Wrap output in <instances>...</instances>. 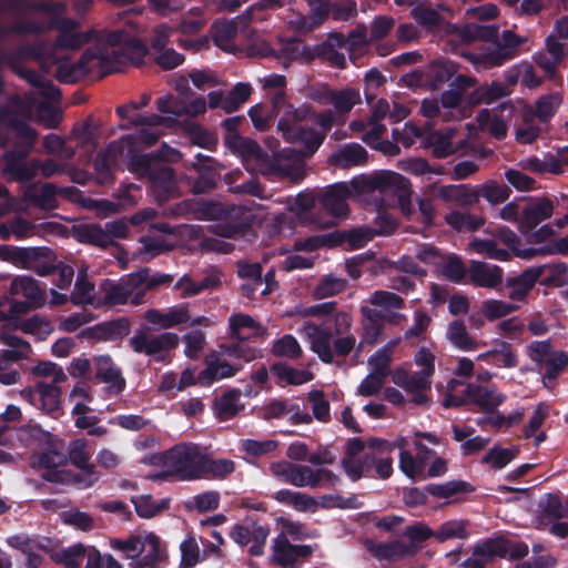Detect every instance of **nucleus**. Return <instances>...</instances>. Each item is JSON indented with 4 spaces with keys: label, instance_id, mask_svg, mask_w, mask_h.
Returning a JSON list of instances; mask_svg holds the SVG:
<instances>
[{
    "label": "nucleus",
    "instance_id": "37998d69",
    "mask_svg": "<svg viewBox=\"0 0 568 568\" xmlns=\"http://www.w3.org/2000/svg\"><path fill=\"white\" fill-rule=\"evenodd\" d=\"M436 195L447 203L462 206L471 205L476 201V193L465 184L440 186L437 189Z\"/></svg>",
    "mask_w": 568,
    "mask_h": 568
},
{
    "label": "nucleus",
    "instance_id": "dca6fc26",
    "mask_svg": "<svg viewBox=\"0 0 568 568\" xmlns=\"http://www.w3.org/2000/svg\"><path fill=\"white\" fill-rule=\"evenodd\" d=\"M9 300L11 313L23 314L42 305L44 294L36 280L29 276H18L11 282Z\"/></svg>",
    "mask_w": 568,
    "mask_h": 568
},
{
    "label": "nucleus",
    "instance_id": "393cba45",
    "mask_svg": "<svg viewBox=\"0 0 568 568\" xmlns=\"http://www.w3.org/2000/svg\"><path fill=\"white\" fill-rule=\"evenodd\" d=\"M301 333L307 338L311 344V348L318 357L326 363H329L333 358L331 341L332 332L331 326L305 324L301 329Z\"/></svg>",
    "mask_w": 568,
    "mask_h": 568
},
{
    "label": "nucleus",
    "instance_id": "2f4dec72",
    "mask_svg": "<svg viewBox=\"0 0 568 568\" xmlns=\"http://www.w3.org/2000/svg\"><path fill=\"white\" fill-rule=\"evenodd\" d=\"M366 549L379 560L395 561L405 557L413 556L412 548L403 540L392 542H377L374 540L365 541Z\"/></svg>",
    "mask_w": 568,
    "mask_h": 568
},
{
    "label": "nucleus",
    "instance_id": "de8ad7c7",
    "mask_svg": "<svg viewBox=\"0 0 568 568\" xmlns=\"http://www.w3.org/2000/svg\"><path fill=\"white\" fill-rule=\"evenodd\" d=\"M71 301L77 305H101V298L95 296L94 286L87 281V268L79 272Z\"/></svg>",
    "mask_w": 568,
    "mask_h": 568
},
{
    "label": "nucleus",
    "instance_id": "13d9d810",
    "mask_svg": "<svg viewBox=\"0 0 568 568\" xmlns=\"http://www.w3.org/2000/svg\"><path fill=\"white\" fill-rule=\"evenodd\" d=\"M446 336L460 351L469 352L477 348V343L469 336L463 322L455 321L450 323Z\"/></svg>",
    "mask_w": 568,
    "mask_h": 568
},
{
    "label": "nucleus",
    "instance_id": "412c9836",
    "mask_svg": "<svg viewBox=\"0 0 568 568\" xmlns=\"http://www.w3.org/2000/svg\"><path fill=\"white\" fill-rule=\"evenodd\" d=\"M375 449L368 447L367 442L353 439L348 444L347 455L343 459V468L346 475L356 480L362 477L364 469L375 458Z\"/></svg>",
    "mask_w": 568,
    "mask_h": 568
},
{
    "label": "nucleus",
    "instance_id": "72a5a7b5",
    "mask_svg": "<svg viewBox=\"0 0 568 568\" xmlns=\"http://www.w3.org/2000/svg\"><path fill=\"white\" fill-rule=\"evenodd\" d=\"M478 359H493L498 367L513 368L518 365V355L509 342L497 338L493 342V347L478 355Z\"/></svg>",
    "mask_w": 568,
    "mask_h": 568
},
{
    "label": "nucleus",
    "instance_id": "5701e85b",
    "mask_svg": "<svg viewBox=\"0 0 568 568\" xmlns=\"http://www.w3.org/2000/svg\"><path fill=\"white\" fill-rule=\"evenodd\" d=\"M20 395L34 407L47 413H52L60 407L61 389L54 383H38L34 388H23Z\"/></svg>",
    "mask_w": 568,
    "mask_h": 568
},
{
    "label": "nucleus",
    "instance_id": "f8f14e48",
    "mask_svg": "<svg viewBox=\"0 0 568 568\" xmlns=\"http://www.w3.org/2000/svg\"><path fill=\"white\" fill-rule=\"evenodd\" d=\"M243 357L245 362H250L255 357L253 351L245 352L239 348H227L221 354H211L205 358V368L199 373V384L210 386L213 383L234 376L242 367L232 358Z\"/></svg>",
    "mask_w": 568,
    "mask_h": 568
},
{
    "label": "nucleus",
    "instance_id": "e433bc0d",
    "mask_svg": "<svg viewBox=\"0 0 568 568\" xmlns=\"http://www.w3.org/2000/svg\"><path fill=\"white\" fill-rule=\"evenodd\" d=\"M11 109L14 111H20L24 119H28L32 115H38L39 120L45 126H54L59 122V114L53 111L48 104L42 102L36 103L32 100H28L27 102H14L11 105Z\"/></svg>",
    "mask_w": 568,
    "mask_h": 568
},
{
    "label": "nucleus",
    "instance_id": "774afa93",
    "mask_svg": "<svg viewBox=\"0 0 568 568\" xmlns=\"http://www.w3.org/2000/svg\"><path fill=\"white\" fill-rule=\"evenodd\" d=\"M445 221L448 225L459 232L476 231L484 224V220L481 217L458 211L448 213Z\"/></svg>",
    "mask_w": 568,
    "mask_h": 568
},
{
    "label": "nucleus",
    "instance_id": "0e129e2a",
    "mask_svg": "<svg viewBox=\"0 0 568 568\" xmlns=\"http://www.w3.org/2000/svg\"><path fill=\"white\" fill-rule=\"evenodd\" d=\"M135 510L140 517L151 518L169 507V499L154 500L150 495H141L132 499Z\"/></svg>",
    "mask_w": 568,
    "mask_h": 568
},
{
    "label": "nucleus",
    "instance_id": "7ed1b4c3",
    "mask_svg": "<svg viewBox=\"0 0 568 568\" xmlns=\"http://www.w3.org/2000/svg\"><path fill=\"white\" fill-rule=\"evenodd\" d=\"M405 176L393 171H381L371 176L355 178L351 183L334 184L326 190L322 197L323 207L335 219L345 217L348 213L347 199L359 196L364 192L375 190L407 189Z\"/></svg>",
    "mask_w": 568,
    "mask_h": 568
},
{
    "label": "nucleus",
    "instance_id": "79ce46f5",
    "mask_svg": "<svg viewBox=\"0 0 568 568\" xmlns=\"http://www.w3.org/2000/svg\"><path fill=\"white\" fill-rule=\"evenodd\" d=\"M321 101L324 104H332L339 113H347L361 102V93L358 90L349 88L341 91H327Z\"/></svg>",
    "mask_w": 568,
    "mask_h": 568
},
{
    "label": "nucleus",
    "instance_id": "f704fd0d",
    "mask_svg": "<svg viewBox=\"0 0 568 568\" xmlns=\"http://www.w3.org/2000/svg\"><path fill=\"white\" fill-rule=\"evenodd\" d=\"M565 50L562 43L549 36L546 39V51L537 54L535 61L544 72L552 77L565 55Z\"/></svg>",
    "mask_w": 568,
    "mask_h": 568
},
{
    "label": "nucleus",
    "instance_id": "9b49d317",
    "mask_svg": "<svg viewBox=\"0 0 568 568\" xmlns=\"http://www.w3.org/2000/svg\"><path fill=\"white\" fill-rule=\"evenodd\" d=\"M129 169L140 176H149L153 184V192L159 201H165L175 190V182L171 169L164 165L158 156L151 154L133 156Z\"/></svg>",
    "mask_w": 568,
    "mask_h": 568
},
{
    "label": "nucleus",
    "instance_id": "20e7f679",
    "mask_svg": "<svg viewBox=\"0 0 568 568\" xmlns=\"http://www.w3.org/2000/svg\"><path fill=\"white\" fill-rule=\"evenodd\" d=\"M111 549L128 559H136L130 568H163L166 560V547L153 531H135L125 538H111Z\"/></svg>",
    "mask_w": 568,
    "mask_h": 568
},
{
    "label": "nucleus",
    "instance_id": "f3484780",
    "mask_svg": "<svg viewBox=\"0 0 568 568\" xmlns=\"http://www.w3.org/2000/svg\"><path fill=\"white\" fill-rule=\"evenodd\" d=\"M503 45L497 44L487 48L480 53H469L466 57L478 70H486L503 64L513 57L511 50L520 45L524 40L514 34L511 31L503 33Z\"/></svg>",
    "mask_w": 568,
    "mask_h": 568
},
{
    "label": "nucleus",
    "instance_id": "a211bd4d",
    "mask_svg": "<svg viewBox=\"0 0 568 568\" xmlns=\"http://www.w3.org/2000/svg\"><path fill=\"white\" fill-rule=\"evenodd\" d=\"M141 281V275H130L120 283H108L103 287L104 295L101 298V305L109 306L132 303L140 304L143 300V290H139L136 283Z\"/></svg>",
    "mask_w": 568,
    "mask_h": 568
},
{
    "label": "nucleus",
    "instance_id": "b1692460",
    "mask_svg": "<svg viewBox=\"0 0 568 568\" xmlns=\"http://www.w3.org/2000/svg\"><path fill=\"white\" fill-rule=\"evenodd\" d=\"M335 304L326 302L317 305H313L305 308H298L297 314L307 317H318L325 320L324 324H334L335 334H342L347 331L352 325V318L349 314L345 312H334Z\"/></svg>",
    "mask_w": 568,
    "mask_h": 568
},
{
    "label": "nucleus",
    "instance_id": "49530a36",
    "mask_svg": "<svg viewBox=\"0 0 568 568\" xmlns=\"http://www.w3.org/2000/svg\"><path fill=\"white\" fill-rule=\"evenodd\" d=\"M429 455L423 450H417V456L414 457L410 452L402 450L399 453V469L403 474L412 479L424 477L425 464Z\"/></svg>",
    "mask_w": 568,
    "mask_h": 568
},
{
    "label": "nucleus",
    "instance_id": "0eeeda50",
    "mask_svg": "<svg viewBox=\"0 0 568 568\" xmlns=\"http://www.w3.org/2000/svg\"><path fill=\"white\" fill-rule=\"evenodd\" d=\"M143 462L162 465L184 479H194L204 475L205 452L193 444H180Z\"/></svg>",
    "mask_w": 568,
    "mask_h": 568
},
{
    "label": "nucleus",
    "instance_id": "bb28decb",
    "mask_svg": "<svg viewBox=\"0 0 568 568\" xmlns=\"http://www.w3.org/2000/svg\"><path fill=\"white\" fill-rule=\"evenodd\" d=\"M312 552L313 548L308 545H293L284 537H276L272 557L283 568H291L298 558H306Z\"/></svg>",
    "mask_w": 568,
    "mask_h": 568
},
{
    "label": "nucleus",
    "instance_id": "a19ab883",
    "mask_svg": "<svg viewBox=\"0 0 568 568\" xmlns=\"http://www.w3.org/2000/svg\"><path fill=\"white\" fill-rule=\"evenodd\" d=\"M399 338L387 342L383 347L377 349L367 361V366L371 373H375L383 377L392 376L390 362L395 347L399 343Z\"/></svg>",
    "mask_w": 568,
    "mask_h": 568
},
{
    "label": "nucleus",
    "instance_id": "39448f33",
    "mask_svg": "<svg viewBox=\"0 0 568 568\" xmlns=\"http://www.w3.org/2000/svg\"><path fill=\"white\" fill-rule=\"evenodd\" d=\"M90 455L84 440H74L71 444L70 458L83 471L84 478L75 479L74 476L67 471L64 466H61L63 456L58 453H53L52 456L43 455L40 457V466L43 467L41 476L48 481L63 484L75 481L80 488H87L98 479L95 471L89 464Z\"/></svg>",
    "mask_w": 568,
    "mask_h": 568
},
{
    "label": "nucleus",
    "instance_id": "69168bd1",
    "mask_svg": "<svg viewBox=\"0 0 568 568\" xmlns=\"http://www.w3.org/2000/svg\"><path fill=\"white\" fill-rule=\"evenodd\" d=\"M473 400L484 410H494L506 400V395L495 388L476 387Z\"/></svg>",
    "mask_w": 568,
    "mask_h": 568
},
{
    "label": "nucleus",
    "instance_id": "338daca9",
    "mask_svg": "<svg viewBox=\"0 0 568 568\" xmlns=\"http://www.w3.org/2000/svg\"><path fill=\"white\" fill-rule=\"evenodd\" d=\"M400 169L415 176H420L426 181L430 180L433 175L444 174V169L442 166H430L427 161L420 158L403 161Z\"/></svg>",
    "mask_w": 568,
    "mask_h": 568
},
{
    "label": "nucleus",
    "instance_id": "4468645a",
    "mask_svg": "<svg viewBox=\"0 0 568 568\" xmlns=\"http://www.w3.org/2000/svg\"><path fill=\"white\" fill-rule=\"evenodd\" d=\"M92 400L90 388L83 384L75 385L69 394L75 427L87 429L91 436L101 437L108 430L104 426L98 425L99 418L97 416L89 415V412L93 410L91 407Z\"/></svg>",
    "mask_w": 568,
    "mask_h": 568
},
{
    "label": "nucleus",
    "instance_id": "680f3d73",
    "mask_svg": "<svg viewBox=\"0 0 568 568\" xmlns=\"http://www.w3.org/2000/svg\"><path fill=\"white\" fill-rule=\"evenodd\" d=\"M403 535L407 539V547L412 548V555H415L422 548V544L425 540L434 538V529L426 524L417 523L407 526Z\"/></svg>",
    "mask_w": 568,
    "mask_h": 568
},
{
    "label": "nucleus",
    "instance_id": "ddd939ff",
    "mask_svg": "<svg viewBox=\"0 0 568 568\" xmlns=\"http://www.w3.org/2000/svg\"><path fill=\"white\" fill-rule=\"evenodd\" d=\"M528 551V546L525 542L497 537L477 545L471 558L467 559L464 566L466 568H484L495 557L519 559L526 557Z\"/></svg>",
    "mask_w": 568,
    "mask_h": 568
},
{
    "label": "nucleus",
    "instance_id": "f257e3e1",
    "mask_svg": "<svg viewBox=\"0 0 568 568\" xmlns=\"http://www.w3.org/2000/svg\"><path fill=\"white\" fill-rule=\"evenodd\" d=\"M65 6L61 2L47 4L43 9L51 24L60 34L53 45L36 48L27 54L39 59L47 70L53 67L54 74L64 82H73L85 74L102 77L120 71L125 61L139 64L148 49L136 38L135 26L126 29L100 31L89 37L77 30L73 21L61 18Z\"/></svg>",
    "mask_w": 568,
    "mask_h": 568
},
{
    "label": "nucleus",
    "instance_id": "4c0bfd02",
    "mask_svg": "<svg viewBox=\"0 0 568 568\" xmlns=\"http://www.w3.org/2000/svg\"><path fill=\"white\" fill-rule=\"evenodd\" d=\"M566 517H568L566 503L564 504L556 495H548L541 504V509L535 520V526L538 529H546L551 524V520Z\"/></svg>",
    "mask_w": 568,
    "mask_h": 568
},
{
    "label": "nucleus",
    "instance_id": "6e6552de",
    "mask_svg": "<svg viewBox=\"0 0 568 568\" xmlns=\"http://www.w3.org/2000/svg\"><path fill=\"white\" fill-rule=\"evenodd\" d=\"M414 362L420 368L417 373H409L403 367H396L392 373V382L413 395V402L422 405L427 402L423 393L430 387V377L435 372V355L427 348L420 347L414 355Z\"/></svg>",
    "mask_w": 568,
    "mask_h": 568
},
{
    "label": "nucleus",
    "instance_id": "4be33fe9",
    "mask_svg": "<svg viewBox=\"0 0 568 568\" xmlns=\"http://www.w3.org/2000/svg\"><path fill=\"white\" fill-rule=\"evenodd\" d=\"M334 243L335 241H333L332 235L313 236L304 242H298L295 244V252L288 255L283 262V268L292 271L312 267L314 257L311 255H302L301 252L311 253L318 247L333 246Z\"/></svg>",
    "mask_w": 568,
    "mask_h": 568
},
{
    "label": "nucleus",
    "instance_id": "6ab92c4d",
    "mask_svg": "<svg viewBox=\"0 0 568 568\" xmlns=\"http://www.w3.org/2000/svg\"><path fill=\"white\" fill-rule=\"evenodd\" d=\"M562 270V265H541L527 268L519 276L508 281L507 285L510 287L509 298L513 301H524L535 283L544 274H560Z\"/></svg>",
    "mask_w": 568,
    "mask_h": 568
},
{
    "label": "nucleus",
    "instance_id": "a18cd8bd",
    "mask_svg": "<svg viewBox=\"0 0 568 568\" xmlns=\"http://www.w3.org/2000/svg\"><path fill=\"white\" fill-rule=\"evenodd\" d=\"M155 105L159 112L163 114L161 118L166 119L160 126L161 131L162 128H168L176 118L185 115V102L171 94H164L158 98Z\"/></svg>",
    "mask_w": 568,
    "mask_h": 568
},
{
    "label": "nucleus",
    "instance_id": "052dcab7",
    "mask_svg": "<svg viewBox=\"0 0 568 568\" xmlns=\"http://www.w3.org/2000/svg\"><path fill=\"white\" fill-rule=\"evenodd\" d=\"M509 94L507 87L500 82H493L491 84H486L477 88L469 95V103L478 104V103H491L495 100Z\"/></svg>",
    "mask_w": 568,
    "mask_h": 568
},
{
    "label": "nucleus",
    "instance_id": "8fccbe9b",
    "mask_svg": "<svg viewBox=\"0 0 568 568\" xmlns=\"http://www.w3.org/2000/svg\"><path fill=\"white\" fill-rule=\"evenodd\" d=\"M519 452V447L515 445L507 447L495 445L483 457V463L495 469H501L511 463L518 456Z\"/></svg>",
    "mask_w": 568,
    "mask_h": 568
},
{
    "label": "nucleus",
    "instance_id": "58836bf2",
    "mask_svg": "<svg viewBox=\"0 0 568 568\" xmlns=\"http://www.w3.org/2000/svg\"><path fill=\"white\" fill-rule=\"evenodd\" d=\"M95 365L97 377L108 384L111 392L120 393L124 388L125 382L109 356H99L95 359Z\"/></svg>",
    "mask_w": 568,
    "mask_h": 568
},
{
    "label": "nucleus",
    "instance_id": "c756f323",
    "mask_svg": "<svg viewBox=\"0 0 568 568\" xmlns=\"http://www.w3.org/2000/svg\"><path fill=\"white\" fill-rule=\"evenodd\" d=\"M45 551L54 562L67 568H79L83 559H88L89 546L79 542L69 547H58L51 541Z\"/></svg>",
    "mask_w": 568,
    "mask_h": 568
},
{
    "label": "nucleus",
    "instance_id": "7c9ffc66",
    "mask_svg": "<svg viewBox=\"0 0 568 568\" xmlns=\"http://www.w3.org/2000/svg\"><path fill=\"white\" fill-rule=\"evenodd\" d=\"M144 318L159 328H169L187 323L191 315L186 306H174L165 311L149 310Z\"/></svg>",
    "mask_w": 568,
    "mask_h": 568
},
{
    "label": "nucleus",
    "instance_id": "e2e57ef3",
    "mask_svg": "<svg viewBox=\"0 0 568 568\" xmlns=\"http://www.w3.org/2000/svg\"><path fill=\"white\" fill-rule=\"evenodd\" d=\"M518 306L505 301L488 298L480 305V314L488 321L503 318L517 311Z\"/></svg>",
    "mask_w": 568,
    "mask_h": 568
},
{
    "label": "nucleus",
    "instance_id": "473e14b6",
    "mask_svg": "<svg viewBox=\"0 0 568 568\" xmlns=\"http://www.w3.org/2000/svg\"><path fill=\"white\" fill-rule=\"evenodd\" d=\"M366 549L379 560L395 561L405 557L413 556L412 548L403 540L392 542H377L374 540L365 541Z\"/></svg>",
    "mask_w": 568,
    "mask_h": 568
},
{
    "label": "nucleus",
    "instance_id": "09e8293b",
    "mask_svg": "<svg viewBox=\"0 0 568 568\" xmlns=\"http://www.w3.org/2000/svg\"><path fill=\"white\" fill-rule=\"evenodd\" d=\"M1 341L3 344L9 346L11 349L6 351L0 358V372L4 369L7 361H18L28 355L30 346L27 342L21 339L19 336L2 332Z\"/></svg>",
    "mask_w": 568,
    "mask_h": 568
},
{
    "label": "nucleus",
    "instance_id": "bf43d9fd",
    "mask_svg": "<svg viewBox=\"0 0 568 568\" xmlns=\"http://www.w3.org/2000/svg\"><path fill=\"white\" fill-rule=\"evenodd\" d=\"M273 372L281 383L290 385H302L314 378L313 373L307 369H297L286 364L273 366Z\"/></svg>",
    "mask_w": 568,
    "mask_h": 568
},
{
    "label": "nucleus",
    "instance_id": "5fc2aeb1",
    "mask_svg": "<svg viewBox=\"0 0 568 568\" xmlns=\"http://www.w3.org/2000/svg\"><path fill=\"white\" fill-rule=\"evenodd\" d=\"M240 397V392L231 390L217 398L214 404L216 416L222 420H226L236 415L244 407Z\"/></svg>",
    "mask_w": 568,
    "mask_h": 568
},
{
    "label": "nucleus",
    "instance_id": "c9c22d12",
    "mask_svg": "<svg viewBox=\"0 0 568 568\" xmlns=\"http://www.w3.org/2000/svg\"><path fill=\"white\" fill-rule=\"evenodd\" d=\"M7 542L10 547L21 550L23 554L29 556L28 566L31 568H36L39 564L37 551L38 550H47L48 546L51 544V540L47 538L34 539L30 538L26 535H14L7 539Z\"/></svg>",
    "mask_w": 568,
    "mask_h": 568
},
{
    "label": "nucleus",
    "instance_id": "ea45409f",
    "mask_svg": "<svg viewBox=\"0 0 568 568\" xmlns=\"http://www.w3.org/2000/svg\"><path fill=\"white\" fill-rule=\"evenodd\" d=\"M229 323L232 335L237 339L262 336L265 333V328L260 323L245 314H233Z\"/></svg>",
    "mask_w": 568,
    "mask_h": 568
},
{
    "label": "nucleus",
    "instance_id": "c85d7f7f",
    "mask_svg": "<svg viewBox=\"0 0 568 568\" xmlns=\"http://www.w3.org/2000/svg\"><path fill=\"white\" fill-rule=\"evenodd\" d=\"M554 213V204L550 200L538 199L524 209L523 216L519 223L521 234H528L540 222L549 219Z\"/></svg>",
    "mask_w": 568,
    "mask_h": 568
},
{
    "label": "nucleus",
    "instance_id": "2eb2a0df",
    "mask_svg": "<svg viewBox=\"0 0 568 568\" xmlns=\"http://www.w3.org/2000/svg\"><path fill=\"white\" fill-rule=\"evenodd\" d=\"M526 352L532 362L546 368L542 376L544 386L552 387L558 374L568 365V355L561 351H552L550 344L545 341L530 343Z\"/></svg>",
    "mask_w": 568,
    "mask_h": 568
},
{
    "label": "nucleus",
    "instance_id": "6e6d98bb",
    "mask_svg": "<svg viewBox=\"0 0 568 568\" xmlns=\"http://www.w3.org/2000/svg\"><path fill=\"white\" fill-rule=\"evenodd\" d=\"M477 123L483 131L489 132L496 139H503L507 134V123L496 112L481 110L478 112Z\"/></svg>",
    "mask_w": 568,
    "mask_h": 568
},
{
    "label": "nucleus",
    "instance_id": "3c124183",
    "mask_svg": "<svg viewBox=\"0 0 568 568\" xmlns=\"http://www.w3.org/2000/svg\"><path fill=\"white\" fill-rule=\"evenodd\" d=\"M468 250L473 253L485 255L491 260L508 261L509 252L497 246L496 239L474 237L468 243Z\"/></svg>",
    "mask_w": 568,
    "mask_h": 568
},
{
    "label": "nucleus",
    "instance_id": "603ef678",
    "mask_svg": "<svg viewBox=\"0 0 568 568\" xmlns=\"http://www.w3.org/2000/svg\"><path fill=\"white\" fill-rule=\"evenodd\" d=\"M366 152L359 144H349L331 155V162L341 168H349L365 162Z\"/></svg>",
    "mask_w": 568,
    "mask_h": 568
},
{
    "label": "nucleus",
    "instance_id": "cd10ccee",
    "mask_svg": "<svg viewBox=\"0 0 568 568\" xmlns=\"http://www.w3.org/2000/svg\"><path fill=\"white\" fill-rule=\"evenodd\" d=\"M468 274L474 285L485 288L498 287L504 277L503 270L498 265L479 261L470 262Z\"/></svg>",
    "mask_w": 568,
    "mask_h": 568
},
{
    "label": "nucleus",
    "instance_id": "9d476101",
    "mask_svg": "<svg viewBox=\"0 0 568 568\" xmlns=\"http://www.w3.org/2000/svg\"><path fill=\"white\" fill-rule=\"evenodd\" d=\"M150 101L151 97L149 94H142L139 101H131L125 105L116 108V113L120 118L129 121L132 126L141 128L134 138L138 144L151 145L155 143L162 134L160 126L166 121V119L158 114L141 115L138 113Z\"/></svg>",
    "mask_w": 568,
    "mask_h": 568
},
{
    "label": "nucleus",
    "instance_id": "c03bdc74",
    "mask_svg": "<svg viewBox=\"0 0 568 568\" xmlns=\"http://www.w3.org/2000/svg\"><path fill=\"white\" fill-rule=\"evenodd\" d=\"M469 536V524L464 519H449L434 529V539L445 542L452 539H466Z\"/></svg>",
    "mask_w": 568,
    "mask_h": 568
},
{
    "label": "nucleus",
    "instance_id": "423d86ee",
    "mask_svg": "<svg viewBox=\"0 0 568 568\" xmlns=\"http://www.w3.org/2000/svg\"><path fill=\"white\" fill-rule=\"evenodd\" d=\"M375 308L363 307V316L369 322L364 325V339L374 344L382 333L379 320L399 326L407 321L406 315L396 312L402 308L403 300L392 292L377 291L369 298Z\"/></svg>",
    "mask_w": 568,
    "mask_h": 568
},
{
    "label": "nucleus",
    "instance_id": "1a4fd4ad",
    "mask_svg": "<svg viewBox=\"0 0 568 568\" xmlns=\"http://www.w3.org/2000/svg\"><path fill=\"white\" fill-rule=\"evenodd\" d=\"M270 471L280 481L298 488L331 487L338 481V477L326 468L312 469L286 460L272 463Z\"/></svg>",
    "mask_w": 568,
    "mask_h": 568
},
{
    "label": "nucleus",
    "instance_id": "a878e982",
    "mask_svg": "<svg viewBox=\"0 0 568 568\" xmlns=\"http://www.w3.org/2000/svg\"><path fill=\"white\" fill-rule=\"evenodd\" d=\"M427 145L436 158H446L464 146V139L456 129L435 131L427 136Z\"/></svg>",
    "mask_w": 568,
    "mask_h": 568
},
{
    "label": "nucleus",
    "instance_id": "aec40b11",
    "mask_svg": "<svg viewBox=\"0 0 568 568\" xmlns=\"http://www.w3.org/2000/svg\"><path fill=\"white\" fill-rule=\"evenodd\" d=\"M179 337L174 333H162L156 336H146L138 334L130 339V345L136 353H144L156 359L163 358V355L178 346Z\"/></svg>",
    "mask_w": 568,
    "mask_h": 568
},
{
    "label": "nucleus",
    "instance_id": "f03ea898",
    "mask_svg": "<svg viewBox=\"0 0 568 568\" xmlns=\"http://www.w3.org/2000/svg\"><path fill=\"white\" fill-rule=\"evenodd\" d=\"M273 113L263 105H254L250 109L248 115L253 122V125L263 131L271 124L272 118L280 115L281 118L277 123V130L282 132L283 138L292 143H296L301 146L298 152L302 155H310L314 153L324 140V134L313 129L307 130L302 121L306 116L305 109H293L292 105L286 104L284 94L282 92L276 93L272 98Z\"/></svg>",
    "mask_w": 568,
    "mask_h": 568
},
{
    "label": "nucleus",
    "instance_id": "4d7b16f0",
    "mask_svg": "<svg viewBox=\"0 0 568 568\" xmlns=\"http://www.w3.org/2000/svg\"><path fill=\"white\" fill-rule=\"evenodd\" d=\"M548 413L549 407L545 403H539L524 428V436L526 438L535 437L536 446H539L546 439V434L544 432L538 433V429L547 418Z\"/></svg>",
    "mask_w": 568,
    "mask_h": 568
},
{
    "label": "nucleus",
    "instance_id": "864d4df0",
    "mask_svg": "<svg viewBox=\"0 0 568 568\" xmlns=\"http://www.w3.org/2000/svg\"><path fill=\"white\" fill-rule=\"evenodd\" d=\"M495 239L497 241V246L503 244L507 247L506 251L509 252V256L514 254L521 258H530L537 253V250L535 248H520L519 237L514 231L507 227H500Z\"/></svg>",
    "mask_w": 568,
    "mask_h": 568
}]
</instances>
